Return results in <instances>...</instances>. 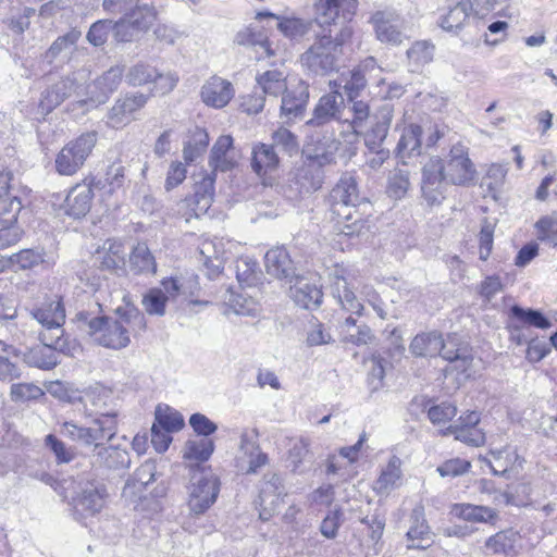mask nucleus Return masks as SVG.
<instances>
[{"instance_id": "obj_24", "label": "nucleus", "mask_w": 557, "mask_h": 557, "mask_svg": "<svg viewBox=\"0 0 557 557\" xmlns=\"http://www.w3.org/2000/svg\"><path fill=\"white\" fill-rule=\"evenodd\" d=\"M448 515L453 521H465L469 523H488L495 525L498 521V512L494 508L469 503H456L450 505Z\"/></svg>"}, {"instance_id": "obj_12", "label": "nucleus", "mask_w": 557, "mask_h": 557, "mask_svg": "<svg viewBox=\"0 0 557 557\" xmlns=\"http://www.w3.org/2000/svg\"><path fill=\"white\" fill-rule=\"evenodd\" d=\"M481 413L476 410L462 412L457 422L438 430L441 436L453 435L456 441L480 447L485 443V433L479 428Z\"/></svg>"}, {"instance_id": "obj_60", "label": "nucleus", "mask_w": 557, "mask_h": 557, "mask_svg": "<svg viewBox=\"0 0 557 557\" xmlns=\"http://www.w3.org/2000/svg\"><path fill=\"white\" fill-rule=\"evenodd\" d=\"M352 120L350 122L351 128L355 134H361L363 123L370 115L369 104L362 100L354 101L351 107Z\"/></svg>"}, {"instance_id": "obj_55", "label": "nucleus", "mask_w": 557, "mask_h": 557, "mask_svg": "<svg viewBox=\"0 0 557 557\" xmlns=\"http://www.w3.org/2000/svg\"><path fill=\"white\" fill-rule=\"evenodd\" d=\"M111 29L114 30V22L110 20L97 21L90 26L87 39L94 46H102L108 40Z\"/></svg>"}, {"instance_id": "obj_47", "label": "nucleus", "mask_w": 557, "mask_h": 557, "mask_svg": "<svg viewBox=\"0 0 557 557\" xmlns=\"http://www.w3.org/2000/svg\"><path fill=\"white\" fill-rule=\"evenodd\" d=\"M44 262V252L23 249L8 258V267L17 270H30Z\"/></svg>"}, {"instance_id": "obj_58", "label": "nucleus", "mask_w": 557, "mask_h": 557, "mask_svg": "<svg viewBox=\"0 0 557 557\" xmlns=\"http://www.w3.org/2000/svg\"><path fill=\"white\" fill-rule=\"evenodd\" d=\"M423 132H425V147L432 148L445 136L446 125L432 120H428L423 124Z\"/></svg>"}, {"instance_id": "obj_4", "label": "nucleus", "mask_w": 557, "mask_h": 557, "mask_svg": "<svg viewBox=\"0 0 557 557\" xmlns=\"http://www.w3.org/2000/svg\"><path fill=\"white\" fill-rule=\"evenodd\" d=\"M30 190L8 183L2 193V248L16 244L23 236L17 225L21 211L29 203Z\"/></svg>"}, {"instance_id": "obj_32", "label": "nucleus", "mask_w": 557, "mask_h": 557, "mask_svg": "<svg viewBox=\"0 0 557 557\" xmlns=\"http://www.w3.org/2000/svg\"><path fill=\"white\" fill-rule=\"evenodd\" d=\"M282 96L281 115L287 122L301 117L309 100L307 88L300 85L297 88L286 89Z\"/></svg>"}, {"instance_id": "obj_18", "label": "nucleus", "mask_w": 557, "mask_h": 557, "mask_svg": "<svg viewBox=\"0 0 557 557\" xmlns=\"http://www.w3.org/2000/svg\"><path fill=\"white\" fill-rule=\"evenodd\" d=\"M150 95L143 92H128L119 98L110 111V122L113 127L120 128L129 124L135 114L148 102Z\"/></svg>"}, {"instance_id": "obj_44", "label": "nucleus", "mask_w": 557, "mask_h": 557, "mask_svg": "<svg viewBox=\"0 0 557 557\" xmlns=\"http://www.w3.org/2000/svg\"><path fill=\"white\" fill-rule=\"evenodd\" d=\"M9 396L12 403L21 406L39 400L45 392L35 383L20 382L11 385Z\"/></svg>"}, {"instance_id": "obj_37", "label": "nucleus", "mask_w": 557, "mask_h": 557, "mask_svg": "<svg viewBox=\"0 0 557 557\" xmlns=\"http://www.w3.org/2000/svg\"><path fill=\"white\" fill-rule=\"evenodd\" d=\"M338 96L339 92L335 90L321 97L314 108L313 116L306 124L309 126H320L333 120L339 111Z\"/></svg>"}, {"instance_id": "obj_35", "label": "nucleus", "mask_w": 557, "mask_h": 557, "mask_svg": "<svg viewBox=\"0 0 557 557\" xmlns=\"http://www.w3.org/2000/svg\"><path fill=\"white\" fill-rule=\"evenodd\" d=\"M441 343V332H421L411 339L409 349L416 357H433L438 354Z\"/></svg>"}, {"instance_id": "obj_54", "label": "nucleus", "mask_w": 557, "mask_h": 557, "mask_svg": "<svg viewBox=\"0 0 557 557\" xmlns=\"http://www.w3.org/2000/svg\"><path fill=\"white\" fill-rule=\"evenodd\" d=\"M290 263V258L286 249L276 247L265 253V264L277 274L285 273Z\"/></svg>"}, {"instance_id": "obj_45", "label": "nucleus", "mask_w": 557, "mask_h": 557, "mask_svg": "<svg viewBox=\"0 0 557 557\" xmlns=\"http://www.w3.org/2000/svg\"><path fill=\"white\" fill-rule=\"evenodd\" d=\"M153 423L173 433L181 431L185 425L183 416L168 405H159L156 408V421Z\"/></svg>"}, {"instance_id": "obj_57", "label": "nucleus", "mask_w": 557, "mask_h": 557, "mask_svg": "<svg viewBox=\"0 0 557 557\" xmlns=\"http://www.w3.org/2000/svg\"><path fill=\"white\" fill-rule=\"evenodd\" d=\"M189 424L196 434L203 436L202 438H209L213 434L218 426L207 416L202 413H194L189 418Z\"/></svg>"}, {"instance_id": "obj_14", "label": "nucleus", "mask_w": 557, "mask_h": 557, "mask_svg": "<svg viewBox=\"0 0 557 557\" xmlns=\"http://www.w3.org/2000/svg\"><path fill=\"white\" fill-rule=\"evenodd\" d=\"M158 12L152 5H136L114 22V38L117 41H129V29L147 30L157 20Z\"/></svg>"}, {"instance_id": "obj_26", "label": "nucleus", "mask_w": 557, "mask_h": 557, "mask_svg": "<svg viewBox=\"0 0 557 557\" xmlns=\"http://www.w3.org/2000/svg\"><path fill=\"white\" fill-rule=\"evenodd\" d=\"M200 96L207 106L222 109L233 99L234 87L230 81L213 75L202 85Z\"/></svg>"}, {"instance_id": "obj_27", "label": "nucleus", "mask_w": 557, "mask_h": 557, "mask_svg": "<svg viewBox=\"0 0 557 557\" xmlns=\"http://www.w3.org/2000/svg\"><path fill=\"white\" fill-rule=\"evenodd\" d=\"M359 199L358 183L352 176H343L330 193V208L333 215L339 213Z\"/></svg>"}, {"instance_id": "obj_25", "label": "nucleus", "mask_w": 557, "mask_h": 557, "mask_svg": "<svg viewBox=\"0 0 557 557\" xmlns=\"http://www.w3.org/2000/svg\"><path fill=\"white\" fill-rule=\"evenodd\" d=\"M278 164L280 158L273 146L259 143L252 147L251 168L264 185L272 184V173L277 170Z\"/></svg>"}, {"instance_id": "obj_61", "label": "nucleus", "mask_w": 557, "mask_h": 557, "mask_svg": "<svg viewBox=\"0 0 557 557\" xmlns=\"http://www.w3.org/2000/svg\"><path fill=\"white\" fill-rule=\"evenodd\" d=\"M494 242V226L485 221L479 234L480 259L487 260L492 252Z\"/></svg>"}, {"instance_id": "obj_34", "label": "nucleus", "mask_w": 557, "mask_h": 557, "mask_svg": "<svg viewBox=\"0 0 557 557\" xmlns=\"http://www.w3.org/2000/svg\"><path fill=\"white\" fill-rule=\"evenodd\" d=\"M423 127L420 124L409 123L404 126L396 146V154L401 159L419 156L422 146Z\"/></svg>"}, {"instance_id": "obj_2", "label": "nucleus", "mask_w": 557, "mask_h": 557, "mask_svg": "<svg viewBox=\"0 0 557 557\" xmlns=\"http://www.w3.org/2000/svg\"><path fill=\"white\" fill-rule=\"evenodd\" d=\"M89 334L102 347L123 349L148 329L145 314L135 306L117 307L114 317H96L88 322Z\"/></svg>"}, {"instance_id": "obj_23", "label": "nucleus", "mask_w": 557, "mask_h": 557, "mask_svg": "<svg viewBox=\"0 0 557 557\" xmlns=\"http://www.w3.org/2000/svg\"><path fill=\"white\" fill-rule=\"evenodd\" d=\"M550 326L548 318L539 310L524 309L518 305L509 309L507 330L511 335L519 334L523 327L547 330Z\"/></svg>"}, {"instance_id": "obj_22", "label": "nucleus", "mask_w": 557, "mask_h": 557, "mask_svg": "<svg viewBox=\"0 0 557 557\" xmlns=\"http://www.w3.org/2000/svg\"><path fill=\"white\" fill-rule=\"evenodd\" d=\"M523 546V537L513 528L500 530L488 536L484 543L485 549L493 555L513 557L519 554Z\"/></svg>"}, {"instance_id": "obj_30", "label": "nucleus", "mask_w": 557, "mask_h": 557, "mask_svg": "<svg viewBox=\"0 0 557 557\" xmlns=\"http://www.w3.org/2000/svg\"><path fill=\"white\" fill-rule=\"evenodd\" d=\"M238 158L234 151L233 138L231 135L220 136L212 147L210 165L214 171H230L237 166Z\"/></svg>"}, {"instance_id": "obj_64", "label": "nucleus", "mask_w": 557, "mask_h": 557, "mask_svg": "<svg viewBox=\"0 0 557 557\" xmlns=\"http://www.w3.org/2000/svg\"><path fill=\"white\" fill-rule=\"evenodd\" d=\"M310 454L309 445L298 442L288 450L287 460L294 471H297Z\"/></svg>"}, {"instance_id": "obj_48", "label": "nucleus", "mask_w": 557, "mask_h": 557, "mask_svg": "<svg viewBox=\"0 0 557 557\" xmlns=\"http://www.w3.org/2000/svg\"><path fill=\"white\" fill-rule=\"evenodd\" d=\"M169 296L161 288H150L143 297V306L148 314L163 315Z\"/></svg>"}, {"instance_id": "obj_59", "label": "nucleus", "mask_w": 557, "mask_h": 557, "mask_svg": "<svg viewBox=\"0 0 557 557\" xmlns=\"http://www.w3.org/2000/svg\"><path fill=\"white\" fill-rule=\"evenodd\" d=\"M367 81L363 71L360 67L350 72L349 81L344 85V89L349 100L357 98L362 89H364Z\"/></svg>"}, {"instance_id": "obj_20", "label": "nucleus", "mask_w": 557, "mask_h": 557, "mask_svg": "<svg viewBox=\"0 0 557 557\" xmlns=\"http://www.w3.org/2000/svg\"><path fill=\"white\" fill-rule=\"evenodd\" d=\"M94 177L84 178L69 191L64 207L69 215L73 218H83L91 209L94 199Z\"/></svg>"}, {"instance_id": "obj_5", "label": "nucleus", "mask_w": 557, "mask_h": 557, "mask_svg": "<svg viewBox=\"0 0 557 557\" xmlns=\"http://www.w3.org/2000/svg\"><path fill=\"white\" fill-rule=\"evenodd\" d=\"M98 135L95 131L85 132L67 141L57 153L54 165L60 175L73 176L92 154Z\"/></svg>"}, {"instance_id": "obj_41", "label": "nucleus", "mask_w": 557, "mask_h": 557, "mask_svg": "<svg viewBox=\"0 0 557 557\" xmlns=\"http://www.w3.org/2000/svg\"><path fill=\"white\" fill-rule=\"evenodd\" d=\"M401 478V460L393 456L386 467L381 471L375 482V488L379 493H387L400 485Z\"/></svg>"}, {"instance_id": "obj_42", "label": "nucleus", "mask_w": 557, "mask_h": 557, "mask_svg": "<svg viewBox=\"0 0 557 557\" xmlns=\"http://www.w3.org/2000/svg\"><path fill=\"white\" fill-rule=\"evenodd\" d=\"M100 253V268L102 270L115 271L125 265V253L123 244L116 240H107Z\"/></svg>"}, {"instance_id": "obj_39", "label": "nucleus", "mask_w": 557, "mask_h": 557, "mask_svg": "<svg viewBox=\"0 0 557 557\" xmlns=\"http://www.w3.org/2000/svg\"><path fill=\"white\" fill-rule=\"evenodd\" d=\"M257 86L264 95L278 97L287 89V78L280 70H267L256 76Z\"/></svg>"}, {"instance_id": "obj_7", "label": "nucleus", "mask_w": 557, "mask_h": 557, "mask_svg": "<svg viewBox=\"0 0 557 557\" xmlns=\"http://www.w3.org/2000/svg\"><path fill=\"white\" fill-rule=\"evenodd\" d=\"M351 36L352 29L348 26L343 27L335 38L331 35H323L304 53L302 59L310 67L323 71L333 70L336 65L337 57L342 53L343 45Z\"/></svg>"}, {"instance_id": "obj_52", "label": "nucleus", "mask_w": 557, "mask_h": 557, "mask_svg": "<svg viewBox=\"0 0 557 557\" xmlns=\"http://www.w3.org/2000/svg\"><path fill=\"white\" fill-rule=\"evenodd\" d=\"M277 28L285 37L290 39L302 37L308 32V25L299 17L281 16Z\"/></svg>"}, {"instance_id": "obj_10", "label": "nucleus", "mask_w": 557, "mask_h": 557, "mask_svg": "<svg viewBox=\"0 0 557 557\" xmlns=\"http://www.w3.org/2000/svg\"><path fill=\"white\" fill-rule=\"evenodd\" d=\"M337 223H343V233L348 236H358L374 225L375 210L373 203L362 198L334 215Z\"/></svg>"}, {"instance_id": "obj_53", "label": "nucleus", "mask_w": 557, "mask_h": 557, "mask_svg": "<svg viewBox=\"0 0 557 557\" xmlns=\"http://www.w3.org/2000/svg\"><path fill=\"white\" fill-rule=\"evenodd\" d=\"M81 37V32L77 29H71L66 34L59 36L48 48L46 55L47 58L54 59L61 52L71 49L76 45Z\"/></svg>"}, {"instance_id": "obj_28", "label": "nucleus", "mask_w": 557, "mask_h": 557, "mask_svg": "<svg viewBox=\"0 0 557 557\" xmlns=\"http://www.w3.org/2000/svg\"><path fill=\"white\" fill-rule=\"evenodd\" d=\"M481 460L487 463L496 475H505L510 472H518L522 469L524 459L516 450L505 447L498 450H490Z\"/></svg>"}, {"instance_id": "obj_16", "label": "nucleus", "mask_w": 557, "mask_h": 557, "mask_svg": "<svg viewBox=\"0 0 557 557\" xmlns=\"http://www.w3.org/2000/svg\"><path fill=\"white\" fill-rule=\"evenodd\" d=\"M370 23L375 38L382 44L399 46L403 42L405 38L403 33L404 21L396 12L386 10L375 11L370 17Z\"/></svg>"}, {"instance_id": "obj_43", "label": "nucleus", "mask_w": 557, "mask_h": 557, "mask_svg": "<svg viewBox=\"0 0 557 557\" xmlns=\"http://www.w3.org/2000/svg\"><path fill=\"white\" fill-rule=\"evenodd\" d=\"M215 445L211 438L189 440L186 442L183 458L196 465L203 463L210 459Z\"/></svg>"}, {"instance_id": "obj_1", "label": "nucleus", "mask_w": 557, "mask_h": 557, "mask_svg": "<svg viewBox=\"0 0 557 557\" xmlns=\"http://www.w3.org/2000/svg\"><path fill=\"white\" fill-rule=\"evenodd\" d=\"M476 177V169L469 157L468 149L453 147L445 162L441 158H431L422 172V194L431 206L445 199V183L456 186H470Z\"/></svg>"}, {"instance_id": "obj_56", "label": "nucleus", "mask_w": 557, "mask_h": 557, "mask_svg": "<svg viewBox=\"0 0 557 557\" xmlns=\"http://www.w3.org/2000/svg\"><path fill=\"white\" fill-rule=\"evenodd\" d=\"M471 469V462L461 458H450L437 467L441 476H458L467 473Z\"/></svg>"}, {"instance_id": "obj_15", "label": "nucleus", "mask_w": 557, "mask_h": 557, "mask_svg": "<svg viewBox=\"0 0 557 557\" xmlns=\"http://www.w3.org/2000/svg\"><path fill=\"white\" fill-rule=\"evenodd\" d=\"M32 315L44 326L41 332L52 336H64L63 325L66 315L62 296L54 295L52 298H47L45 302L32 310Z\"/></svg>"}, {"instance_id": "obj_9", "label": "nucleus", "mask_w": 557, "mask_h": 557, "mask_svg": "<svg viewBox=\"0 0 557 557\" xmlns=\"http://www.w3.org/2000/svg\"><path fill=\"white\" fill-rule=\"evenodd\" d=\"M315 23L322 27L350 23L358 10L357 0H312Z\"/></svg>"}, {"instance_id": "obj_36", "label": "nucleus", "mask_w": 557, "mask_h": 557, "mask_svg": "<svg viewBox=\"0 0 557 557\" xmlns=\"http://www.w3.org/2000/svg\"><path fill=\"white\" fill-rule=\"evenodd\" d=\"M471 13V1L461 0L441 16L440 26L447 32L458 30L466 25Z\"/></svg>"}, {"instance_id": "obj_19", "label": "nucleus", "mask_w": 557, "mask_h": 557, "mask_svg": "<svg viewBox=\"0 0 557 557\" xmlns=\"http://www.w3.org/2000/svg\"><path fill=\"white\" fill-rule=\"evenodd\" d=\"M94 186L100 191L102 200H109L121 193H125L127 186L126 168L122 160L112 161L106 169L101 180L96 181Z\"/></svg>"}, {"instance_id": "obj_38", "label": "nucleus", "mask_w": 557, "mask_h": 557, "mask_svg": "<svg viewBox=\"0 0 557 557\" xmlns=\"http://www.w3.org/2000/svg\"><path fill=\"white\" fill-rule=\"evenodd\" d=\"M129 264L134 274H156L157 262L146 243H138L129 255Z\"/></svg>"}, {"instance_id": "obj_63", "label": "nucleus", "mask_w": 557, "mask_h": 557, "mask_svg": "<svg viewBox=\"0 0 557 557\" xmlns=\"http://www.w3.org/2000/svg\"><path fill=\"white\" fill-rule=\"evenodd\" d=\"M342 513L339 510L332 511L326 515L320 525V531L326 539H334L341 527Z\"/></svg>"}, {"instance_id": "obj_46", "label": "nucleus", "mask_w": 557, "mask_h": 557, "mask_svg": "<svg viewBox=\"0 0 557 557\" xmlns=\"http://www.w3.org/2000/svg\"><path fill=\"white\" fill-rule=\"evenodd\" d=\"M228 309L238 315H255L259 311L258 301L250 295L242 292H231Z\"/></svg>"}, {"instance_id": "obj_3", "label": "nucleus", "mask_w": 557, "mask_h": 557, "mask_svg": "<svg viewBox=\"0 0 557 557\" xmlns=\"http://www.w3.org/2000/svg\"><path fill=\"white\" fill-rule=\"evenodd\" d=\"M358 275L343 264H335L331 277V294L341 309L349 313L342 327L349 330L357 325V318L364 313L363 304L356 296Z\"/></svg>"}, {"instance_id": "obj_51", "label": "nucleus", "mask_w": 557, "mask_h": 557, "mask_svg": "<svg viewBox=\"0 0 557 557\" xmlns=\"http://www.w3.org/2000/svg\"><path fill=\"white\" fill-rule=\"evenodd\" d=\"M537 238L557 247V219L550 215L541 216L534 225Z\"/></svg>"}, {"instance_id": "obj_21", "label": "nucleus", "mask_w": 557, "mask_h": 557, "mask_svg": "<svg viewBox=\"0 0 557 557\" xmlns=\"http://www.w3.org/2000/svg\"><path fill=\"white\" fill-rule=\"evenodd\" d=\"M220 492V481L216 476L200 480L193 488L188 507L193 515L205 513L216 500Z\"/></svg>"}, {"instance_id": "obj_33", "label": "nucleus", "mask_w": 557, "mask_h": 557, "mask_svg": "<svg viewBox=\"0 0 557 557\" xmlns=\"http://www.w3.org/2000/svg\"><path fill=\"white\" fill-rule=\"evenodd\" d=\"M292 297L294 301L305 309H317L323 300L322 286L314 282L300 278L292 288Z\"/></svg>"}, {"instance_id": "obj_29", "label": "nucleus", "mask_w": 557, "mask_h": 557, "mask_svg": "<svg viewBox=\"0 0 557 557\" xmlns=\"http://www.w3.org/2000/svg\"><path fill=\"white\" fill-rule=\"evenodd\" d=\"M438 355L449 362L462 361L466 364H470L473 359L471 345L456 332L445 337L442 335Z\"/></svg>"}, {"instance_id": "obj_6", "label": "nucleus", "mask_w": 557, "mask_h": 557, "mask_svg": "<svg viewBox=\"0 0 557 557\" xmlns=\"http://www.w3.org/2000/svg\"><path fill=\"white\" fill-rule=\"evenodd\" d=\"M178 81L176 73L160 72L157 66L147 61L134 64L126 74V82L129 86H149L150 96L170 94L176 87Z\"/></svg>"}, {"instance_id": "obj_62", "label": "nucleus", "mask_w": 557, "mask_h": 557, "mask_svg": "<svg viewBox=\"0 0 557 557\" xmlns=\"http://www.w3.org/2000/svg\"><path fill=\"white\" fill-rule=\"evenodd\" d=\"M123 71L120 67H111L103 73L98 79L99 87L108 92L114 91L122 82Z\"/></svg>"}, {"instance_id": "obj_31", "label": "nucleus", "mask_w": 557, "mask_h": 557, "mask_svg": "<svg viewBox=\"0 0 557 557\" xmlns=\"http://www.w3.org/2000/svg\"><path fill=\"white\" fill-rule=\"evenodd\" d=\"M214 176L206 174L195 187V194L184 199L196 216L206 213L211 207L214 198Z\"/></svg>"}, {"instance_id": "obj_8", "label": "nucleus", "mask_w": 557, "mask_h": 557, "mask_svg": "<svg viewBox=\"0 0 557 557\" xmlns=\"http://www.w3.org/2000/svg\"><path fill=\"white\" fill-rule=\"evenodd\" d=\"M209 143V134L205 128L196 127L191 132L190 137L183 149L185 164L181 161H173L170 164L164 183L166 190L177 187L185 181L187 176V165L206 152Z\"/></svg>"}, {"instance_id": "obj_50", "label": "nucleus", "mask_w": 557, "mask_h": 557, "mask_svg": "<svg viewBox=\"0 0 557 557\" xmlns=\"http://www.w3.org/2000/svg\"><path fill=\"white\" fill-rule=\"evenodd\" d=\"M504 284L497 274L485 276L476 286V294L483 304H490L493 298L502 293Z\"/></svg>"}, {"instance_id": "obj_49", "label": "nucleus", "mask_w": 557, "mask_h": 557, "mask_svg": "<svg viewBox=\"0 0 557 557\" xmlns=\"http://www.w3.org/2000/svg\"><path fill=\"white\" fill-rule=\"evenodd\" d=\"M240 449L244 451L245 456L249 457L248 467L243 469L244 474H256L269 463L268 454L262 451L259 445L251 444L249 448L243 443Z\"/></svg>"}, {"instance_id": "obj_40", "label": "nucleus", "mask_w": 557, "mask_h": 557, "mask_svg": "<svg viewBox=\"0 0 557 557\" xmlns=\"http://www.w3.org/2000/svg\"><path fill=\"white\" fill-rule=\"evenodd\" d=\"M426 417L434 426L444 429L451 424L453 419L457 416V407L448 401L434 404L428 399L424 404Z\"/></svg>"}, {"instance_id": "obj_17", "label": "nucleus", "mask_w": 557, "mask_h": 557, "mask_svg": "<svg viewBox=\"0 0 557 557\" xmlns=\"http://www.w3.org/2000/svg\"><path fill=\"white\" fill-rule=\"evenodd\" d=\"M235 42L247 49L257 61L270 59L276 54L265 28L247 26L235 36Z\"/></svg>"}, {"instance_id": "obj_13", "label": "nucleus", "mask_w": 557, "mask_h": 557, "mask_svg": "<svg viewBox=\"0 0 557 557\" xmlns=\"http://www.w3.org/2000/svg\"><path fill=\"white\" fill-rule=\"evenodd\" d=\"M39 338L41 345H38L29 351V362L39 369H53L59 360L58 354H69L71 351V343L67 337L52 336L47 332H40Z\"/></svg>"}, {"instance_id": "obj_11", "label": "nucleus", "mask_w": 557, "mask_h": 557, "mask_svg": "<svg viewBox=\"0 0 557 557\" xmlns=\"http://www.w3.org/2000/svg\"><path fill=\"white\" fill-rule=\"evenodd\" d=\"M117 428V416L115 413H103L94 420L92 426L79 428L73 423H64V430L86 445L99 446L104 441L111 440Z\"/></svg>"}]
</instances>
